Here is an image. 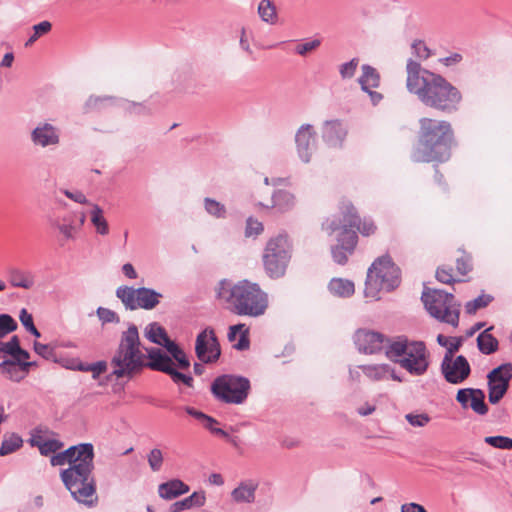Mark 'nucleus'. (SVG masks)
Listing matches in <instances>:
<instances>
[{
	"label": "nucleus",
	"mask_w": 512,
	"mask_h": 512,
	"mask_svg": "<svg viewBox=\"0 0 512 512\" xmlns=\"http://www.w3.org/2000/svg\"><path fill=\"white\" fill-rule=\"evenodd\" d=\"M217 297L229 304L230 310L241 316L258 317L268 307V295L257 283L241 280L232 283L221 280L217 288Z\"/></svg>",
	"instance_id": "4"
},
{
	"label": "nucleus",
	"mask_w": 512,
	"mask_h": 512,
	"mask_svg": "<svg viewBox=\"0 0 512 512\" xmlns=\"http://www.w3.org/2000/svg\"><path fill=\"white\" fill-rule=\"evenodd\" d=\"M116 296L121 300L127 310H152L160 303L163 295L152 288L120 286L116 289Z\"/></svg>",
	"instance_id": "11"
},
{
	"label": "nucleus",
	"mask_w": 512,
	"mask_h": 512,
	"mask_svg": "<svg viewBox=\"0 0 512 512\" xmlns=\"http://www.w3.org/2000/svg\"><path fill=\"white\" fill-rule=\"evenodd\" d=\"M34 351L46 360H51L55 357L54 348L49 344H42L35 341L33 344Z\"/></svg>",
	"instance_id": "53"
},
{
	"label": "nucleus",
	"mask_w": 512,
	"mask_h": 512,
	"mask_svg": "<svg viewBox=\"0 0 512 512\" xmlns=\"http://www.w3.org/2000/svg\"><path fill=\"white\" fill-rule=\"evenodd\" d=\"M340 210L344 221H347L350 228H356L363 236H370L375 233L377 227L371 219H360L355 207L348 200H343Z\"/></svg>",
	"instance_id": "19"
},
{
	"label": "nucleus",
	"mask_w": 512,
	"mask_h": 512,
	"mask_svg": "<svg viewBox=\"0 0 512 512\" xmlns=\"http://www.w3.org/2000/svg\"><path fill=\"white\" fill-rule=\"evenodd\" d=\"M17 329V322L9 314L0 315V340Z\"/></svg>",
	"instance_id": "43"
},
{
	"label": "nucleus",
	"mask_w": 512,
	"mask_h": 512,
	"mask_svg": "<svg viewBox=\"0 0 512 512\" xmlns=\"http://www.w3.org/2000/svg\"><path fill=\"white\" fill-rule=\"evenodd\" d=\"M32 363L18 364L14 360H4L0 363V374L13 382L22 381L29 373Z\"/></svg>",
	"instance_id": "26"
},
{
	"label": "nucleus",
	"mask_w": 512,
	"mask_h": 512,
	"mask_svg": "<svg viewBox=\"0 0 512 512\" xmlns=\"http://www.w3.org/2000/svg\"><path fill=\"white\" fill-rule=\"evenodd\" d=\"M463 57L460 53H453L447 57L440 58L439 62L446 67L455 66L462 61Z\"/></svg>",
	"instance_id": "61"
},
{
	"label": "nucleus",
	"mask_w": 512,
	"mask_h": 512,
	"mask_svg": "<svg viewBox=\"0 0 512 512\" xmlns=\"http://www.w3.org/2000/svg\"><path fill=\"white\" fill-rule=\"evenodd\" d=\"M61 192L71 199L72 201L79 203V204H88L89 201L86 198L85 194L79 190L70 191L68 189H62Z\"/></svg>",
	"instance_id": "60"
},
{
	"label": "nucleus",
	"mask_w": 512,
	"mask_h": 512,
	"mask_svg": "<svg viewBox=\"0 0 512 512\" xmlns=\"http://www.w3.org/2000/svg\"><path fill=\"white\" fill-rule=\"evenodd\" d=\"M331 252L333 260L340 265H343L347 262L348 254H350L348 251H345L340 244H337L335 247H333Z\"/></svg>",
	"instance_id": "59"
},
{
	"label": "nucleus",
	"mask_w": 512,
	"mask_h": 512,
	"mask_svg": "<svg viewBox=\"0 0 512 512\" xmlns=\"http://www.w3.org/2000/svg\"><path fill=\"white\" fill-rule=\"evenodd\" d=\"M512 379V364L504 363L491 370L487 375L488 400L495 405L501 401L509 389Z\"/></svg>",
	"instance_id": "13"
},
{
	"label": "nucleus",
	"mask_w": 512,
	"mask_h": 512,
	"mask_svg": "<svg viewBox=\"0 0 512 512\" xmlns=\"http://www.w3.org/2000/svg\"><path fill=\"white\" fill-rule=\"evenodd\" d=\"M358 82L363 91H368L370 88H377L379 86L380 75L374 67L365 64L362 66V75Z\"/></svg>",
	"instance_id": "31"
},
{
	"label": "nucleus",
	"mask_w": 512,
	"mask_h": 512,
	"mask_svg": "<svg viewBox=\"0 0 512 512\" xmlns=\"http://www.w3.org/2000/svg\"><path fill=\"white\" fill-rule=\"evenodd\" d=\"M428 313L435 319L457 327L459 324L460 304L452 293L438 289H425L421 297Z\"/></svg>",
	"instance_id": "9"
},
{
	"label": "nucleus",
	"mask_w": 512,
	"mask_h": 512,
	"mask_svg": "<svg viewBox=\"0 0 512 512\" xmlns=\"http://www.w3.org/2000/svg\"><path fill=\"white\" fill-rule=\"evenodd\" d=\"M145 354V367L151 370L167 373L174 366L172 358L159 348L146 349Z\"/></svg>",
	"instance_id": "23"
},
{
	"label": "nucleus",
	"mask_w": 512,
	"mask_h": 512,
	"mask_svg": "<svg viewBox=\"0 0 512 512\" xmlns=\"http://www.w3.org/2000/svg\"><path fill=\"white\" fill-rule=\"evenodd\" d=\"M94 457L93 444L80 443L54 454L50 459L52 466L69 464L60 472V478L73 499L88 507L97 502Z\"/></svg>",
	"instance_id": "1"
},
{
	"label": "nucleus",
	"mask_w": 512,
	"mask_h": 512,
	"mask_svg": "<svg viewBox=\"0 0 512 512\" xmlns=\"http://www.w3.org/2000/svg\"><path fill=\"white\" fill-rule=\"evenodd\" d=\"M347 133L346 125L339 119L327 120L323 123L322 139L329 147H342Z\"/></svg>",
	"instance_id": "20"
},
{
	"label": "nucleus",
	"mask_w": 512,
	"mask_h": 512,
	"mask_svg": "<svg viewBox=\"0 0 512 512\" xmlns=\"http://www.w3.org/2000/svg\"><path fill=\"white\" fill-rule=\"evenodd\" d=\"M204 503H205L204 492H194L189 497L171 504V506L169 508V512H180L185 509H190L194 506L200 507V506L204 505Z\"/></svg>",
	"instance_id": "32"
},
{
	"label": "nucleus",
	"mask_w": 512,
	"mask_h": 512,
	"mask_svg": "<svg viewBox=\"0 0 512 512\" xmlns=\"http://www.w3.org/2000/svg\"><path fill=\"white\" fill-rule=\"evenodd\" d=\"M489 329L481 332L477 337V346L483 354H492L498 349V340L489 333Z\"/></svg>",
	"instance_id": "33"
},
{
	"label": "nucleus",
	"mask_w": 512,
	"mask_h": 512,
	"mask_svg": "<svg viewBox=\"0 0 512 512\" xmlns=\"http://www.w3.org/2000/svg\"><path fill=\"white\" fill-rule=\"evenodd\" d=\"M456 352L457 344L451 345L448 355H444L441 362V373L450 384L463 383L471 373L468 360L463 355L454 358Z\"/></svg>",
	"instance_id": "12"
},
{
	"label": "nucleus",
	"mask_w": 512,
	"mask_h": 512,
	"mask_svg": "<svg viewBox=\"0 0 512 512\" xmlns=\"http://www.w3.org/2000/svg\"><path fill=\"white\" fill-rule=\"evenodd\" d=\"M436 278L444 284H451L455 281L452 275V268L446 266H442L437 269Z\"/></svg>",
	"instance_id": "58"
},
{
	"label": "nucleus",
	"mask_w": 512,
	"mask_h": 512,
	"mask_svg": "<svg viewBox=\"0 0 512 512\" xmlns=\"http://www.w3.org/2000/svg\"><path fill=\"white\" fill-rule=\"evenodd\" d=\"M362 373L371 381L378 382L392 378L395 381L401 382L402 379L395 373L394 369L388 364H372L360 365L358 367Z\"/></svg>",
	"instance_id": "24"
},
{
	"label": "nucleus",
	"mask_w": 512,
	"mask_h": 512,
	"mask_svg": "<svg viewBox=\"0 0 512 512\" xmlns=\"http://www.w3.org/2000/svg\"><path fill=\"white\" fill-rule=\"evenodd\" d=\"M9 283L12 287L31 289L35 284V276L31 271L11 267L7 271Z\"/></svg>",
	"instance_id": "27"
},
{
	"label": "nucleus",
	"mask_w": 512,
	"mask_h": 512,
	"mask_svg": "<svg viewBox=\"0 0 512 512\" xmlns=\"http://www.w3.org/2000/svg\"><path fill=\"white\" fill-rule=\"evenodd\" d=\"M19 348H20V341H19L18 336H16V335L12 336L11 339L7 342H2L0 340V352L8 354L11 357H13V355L17 353Z\"/></svg>",
	"instance_id": "50"
},
{
	"label": "nucleus",
	"mask_w": 512,
	"mask_h": 512,
	"mask_svg": "<svg viewBox=\"0 0 512 512\" xmlns=\"http://www.w3.org/2000/svg\"><path fill=\"white\" fill-rule=\"evenodd\" d=\"M359 59L353 58L339 66V73L342 79H351L357 70Z\"/></svg>",
	"instance_id": "47"
},
{
	"label": "nucleus",
	"mask_w": 512,
	"mask_h": 512,
	"mask_svg": "<svg viewBox=\"0 0 512 512\" xmlns=\"http://www.w3.org/2000/svg\"><path fill=\"white\" fill-rule=\"evenodd\" d=\"M147 461L152 471H160L163 464V454L158 448L152 449L147 455Z\"/></svg>",
	"instance_id": "48"
},
{
	"label": "nucleus",
	"mask_w": 512,
	"mask_h": 512,
	"mask_svg": "<svg viewBox=\"0 0 512 512\" xmlns=\"http://www.w3.org/2000/svg\"><path fill=\"white\" fill-rule=\"evenodd\" d=\"M354 342L359 351L366 354H373L381 351L383 347L387 348L391 340L387 339L379 332L359 329L355 333Z\"/></svg>",
	"instance_id": "16"
},
{
	"label": "nucleus",
	"mask_w": 512,
	"mask_h": 512,
	"mask_svg": "<svg viewBox=\"0 0 512 512\" xmlns=\"http://www.w3.org/2000/svg\"><path fill=\"white\" fill-rule=\"evenodd\" d=\"M493 300V297L488 294H482L475 298L472 301H469L465 305L466 313L474 314L477 310L488 306V304Z\"/></svg>",
	"instance_id": "40"
},
{
	"label": "nucleus",
	"mask_w": 512,
	"mask_h": 512,
	"mask_svg": "<svg viewBox=\"0 0 512 512\" xmlns=\"http://www.w3.org/2000/svg\"><path fill=\"white\" fill-rule=\"evenodd\" d=\"M145 360L146 354L141 350L138 329L131 325L122 332L118 347L111 357V375L117 379L132 378L145 368Z\"/></svg>",
	"instance_id": "5"
},
{
	"label": "nucleus",
	"mask_w": 512,
	"mask_h": 512,
	"mask_svg": "<svg viewBox=\"0 0 512 512\" xmlns=\"http://www.w3.org/2000/svg\"><path fill=\"white\" fill-rule=\"evenodd\" d=\"M331 294L337 297H350L355 292V285L351 280L344 278H332L328 284Z\"/></svg>",
	"instance_id": "30"
},
{
	"label": "nucleus",
	"mask_w": 512,
	"mask_h": 512,
	"mask_svg": "<svg viewBox=\"0 0 512 512\" xmlns=\"http://www.w3.org/2000/svg\"><path fill=\"white\" fill-rule=\"evenodd\" d=\"M405 419L413 427H424L430 422V417L426 413H409L405 415Z\"/></svg>",
	"instance_id": "51"
},
{
	"label": "nucleus",
	"mask_w": 512,
	"mask_h": 512,
	"mask_svg": "<svg viewBox=\"0 0 512 512\" xmlns=\"http://www.w3.org/2000/svg\"><path fill=\"white\" fill-rule=\"evenodd\" d=\"M320 45H321V41L319 39H313L311 41L298 44L295 48V51L297 54H299L301 56H305L309 52L317 49Z\"/></svg>",
	"instance_id": "55"
},
{
	"label": "nucleus",
	"mask_w": 512,
	"mask_h": 512,
	"mask_svg": "<svg viewBox=\"0 0 512 512\" xmlns=\"http://www.w3.org/2000/svg\"><path fill=\"white\" fill-rule=\"evenodd\" d=\"M160 345L167 350V352L171 355L170 357L179 353L181 350V348L174 341L170 340L168 336L165 337Z\"/></svg>",
	"instance_id": "63"
},
{
	"label": "nucleus",
	"mask_w": 512,
	"mask_h": 512,
	"mask_svg": "<svg viewBox=\"0 0 512 512\" xmlns=\"http://www.w3.org/2000/svg\"><path fill=\"white\" fill-rule=\"evenodd\" d=\"M195 352L202 363L216 362L220 355V344L212 328H206L196 337Z\"/></svg>",
	"instance_id": "14"
},
{
	"label": "nucleus",
	"mask_w": 512,
	"mask_h": 512,
	"mask_svg": "<svg viewBox=\"0 0 512 512\" xmlns=\"http://www.w3.org/2000/svg\"><path fill=\"white\" fill-rule=\"evenodd\" d=\"M456 400L463 409L471 408L477 415L484 416L489 411L488 405L485 403V393L481 389H459L456 394Z\"/></svg>",
	"instance_id": "17"
},
{
	"label": "nucleus",
	"mask_w": 512,
	"mask_h": 512,
	"mask_svg": "<svg viewBox=\"0 0 512 512\" xmlns=\"http://www.w3.org/2000/svg\"><path fill=\"white\" fill-rule=\"evenodd\" d=\"M400 284V270L389 255L375 259L368 269L364 295L378 300L381 291L390 292Z\"/></svg>",
	"instance_id": "7"
},
{
	"label": "nucleus",
	"mask_w": 512,
	"mask_h": 512,
	"mask_svg": "<svg viewBox=\"0 0 512 512\" xmlns=\"http://www.w3.org/2000/svg\"><path fill=\"white\" fill-rule=\"evenodd\" d=\"M108 364L106 361L101 360L94 363H85V365L78 366V371L91 372L92 378L97 379L102 373L106 372Z\"/></svg>",
	"instance_id": "41"
},
{
	"label": "nucleus",
	"mask_w": 512,
	"mask_h": 512,
	"mask_svg": "<svg viewBox=\"0 0 512 512\" xmlns=\"http://www.w3.org/2000/svg\"><path fill=\"white\" fill-rule=\"evenodd\" d=\"M63 446L62 442L56 439H47L41 445H39V451L41 455L48 456L52 453H55Z\"/></svg>",
	"instance_id": "52"
},
{
	"label": "nucleus",
	"mask_w": 512,
	"mask_h": 512,
	"mask_svg": "<svg viewBox=\"0 0 512 512\" xmlns=\"http://www.w3.org/2000/svg\"><path fill=\"white\" fill-rule=\"evenodd\" d=\"M183 409L188 415L198 420L205 428L209 429L212 433L220 435L222 437L228 436L227 432H225L223 429L214 427V425L217 424V421L214 418L204 414L199 410H196L191 406H185Z\"/></svg>",
	"instance_id": "29"
},
{
	"label": "nucleus",
	"mask_w": 512,
	"mask_h": 512,
	"mask_svg": "<svg viewBox=\"0 0 512 512\" xmlns=\"http://www.w3.org/2000/svg\"><path fill=\"white\" fill-rule=\"evenodd\" d=\"M48 223L51 228L59 232L61 245L68 241H74L79 232V227L72 215H64L63 217L49 216Z\"/></svg>",
	"instance_id": "22"
},
{
	"label": "nucleus",
	"mask_w": 512,
	"mask_h": 512,
	"mask_svg": "<svg viewBox=\"0 0 512 512\" xmlns=\"http://www.w3.org/2000/svg\"><path fill=\"white\" fill-rule=\"evenodd\" d=\"M30 139L35 147H56L60 144V129L49 122H39L31 131Z\"/></svg>",
	"instance_id": "15"
},
{
	"label": "nucleus",
	"mask_w": 512,
	"mask_h": 512,
	"mask_svg": "<svg viewBox=\"0 0 512 512\" xmlns=\"http://www.w3.org/2000/svg\"><path fill=\"white\" fill-rule=\"evenodd\" d=\"M296 204L295 196L286 190H277L273 193L269 203L258 202V206L265 209H276L283 213L291 210Z\"/></svg>",
	"instance_id": "25"
},
{
	"label": "nucleus",
	"mask_w": 512,
	"mask_h": 512,
	"mask_svg": "<svg viewBox=\"0 0 512 512\" xmlns=\"http://www.w3.org/2000/svg\"><path fill=\"white\" fill-rule=\"evenodd\" d=\"M97 315L103 323L119 322V316L108 308L99 307L97 309Z\"/></svg>",
	"instance_id": "56"
},
{
	"label": "nucleus",
	"mask_w": 512,
	"mask_h": 512,
	"mask_svg": "<svg viewBox=\"0 0 512 512\" xmlns=\"http://www.w3.org/2000/svg\"><path fill=\"white\" fill-rule=\"evenodd\" d=\"M316 132L311 124L301 125L295 134L297 154L304 163H309L316 149Z\"/></svg>",
	"instance_id": "18"
},
{
	"label": "nucleus",
	"mask_w": 512,
	"mask_h": 512,
	"mask_svg": "<svg viewBox=\"0 0 512 512\" xmlns=\"http://www.w3.org/2000/svg\"><path fill=\"white\" fill-rule=\"evenodd\" d=\"M189 491V486L181 480L175 479L162 483L158 487L161 498L171 500Z\"/></svg>",
	"instance_id": "28"
},
{
	"label": "nucleus",
	"mask_w": 512,
	"mask_h": 512,
	"mask_svg": "<svg viewBox=\"0 0 512 512\" xmlns=\"http://www.w3.org/2000/svg\"><path fill=\"white\" fill-rule=\"evenodd\" d=\"M91 222L94 225L96 232L100 235H107L109 233V226L107 220L103 216L102 208L94 204L90 212Z\"/></svg>",
	"instance_id": "35"
},
{
	"label": "nucleus",
	"mask_w": 512,
	"mask_h": 512,
	"mask_svg": "<svg viewBox=\"0 0 512 512\" xmlns=\"http://www.w3.org/2000/svg\"><path fill=\"white\" fill-rule=\"evenodd\" d=\"M19 319H20L22 325L25 327V329L28 332H30L32 335H34L37 338H39L41 336L40 332L34 325L32 315L25 308H23L20 311Z\"/></svg>",
	"instance_id": "45"
},
{
	"label": "nucleus",
	"mask_w": 512,
	"mask_h": 512,
	"mask_svg": "<svg viewBox=\"0 0 512 512\" xmlns=\"http://www.w3.org/2000/svg\"><path fill=\"white\" fill-rule=\"evenodd\" d=\"M292 252L293 244L286 233L271 237L262 255L265 273L272 279L283 277L292 258Z\"/></svg>",
	"instance_id": "8"
},
{
	"label": "nucleus",
	"mask_w": 512,
	"mask_h": 512,
	"mask_svg": "<svg viewBox=\"0 0 512 512\" xmlns=\"http://www.w3.org/2000/svg\"><path fill=\"white\" fill-rule=\"evenodd\" d=\"M385 354L413 376H422L429 368V352L422 341H410L399 336L391 340Z\"/></svg>",
	"instance_id": "6"
},
{
	"label": "nucleus",
	"mask_w": 512,
	"mask_h": 512,
	"mask_svg": "<svg viewBox=\"0 0 512 512\" xmlns=\"http://www.w3.org/2000/svg\"><path fill=\"white\" fill-rule=\"evenodd\" d=\"M145 336L152 343L160 345L167 336V333L162 326L156 322H153L147 325L145 328Z\"/></svg>",
	"instance_id": "39"
},
{
	"label": "nucleus",
	"mask_w": 512,
	"mask_h": 512,
	"mask_svg": "<svg viewBox=\"0 0 512 512\" xmlns=\"http://www.w3.org/2000/svg\"><path fill=\"white\" fill-rule=\"evenodd\" d=\"M22 444V438L15 433L10 434L9 436H5L0 446V455H9L22 447Z\"/></svg>",
	"instance_id": "37"
},
{
	"label": "nucleus",
	"mask_w": 512,
	"mask_h": 512,
	"mask_svg": "<svg viewBox=\"0 0 512 512\" xmlns=\"http://www.w3.org/2000/svg\"><path fill=\"white\" fill-rule=\"evenodd\" d=\"M255 491L256 486L242 483L232 491L231 495L236 502L251 503L255 499Z\"/></svg>",
	"instance_id": "34"
},
{
	"label": "nucleus",
	"mask_w": 512,
	"mask_h": 512,
	"mask_svg": "<svg viewBox=\"0 0 512 512\" xmlns=\"http://www.w3.org/2000/svg\"><path fill=\"white\" fill-rule=\"evenodd\" d=\"M484 442L494 448L510 450L512 449V439L506 436H487Z\"/></svg>",
	"instance_id": "42"
},
{
	"label": "nucleus",
	"mask_w": 512,
	"mask_h": 512,
	"mask_svg": "<svg viewBox=\"0 0 512 512\" xmlns=\"http://www.w3.org/2000/svg\"><path fill=\"white\" fill-rule=\"evenodd\" d=\"M323 228L329 233L332 234L336 230L342 229L339 237L338 244L342 245V248L349 253H352L357 245L358 236L355 230L351 229L347 223V221L343 220V224L341 225L340 221L332 220L330 222H326L323 224Z\"/></svg>",
	"instance_id": "21"
},
{
	"label": "nucleus",
	"mask_w": 512,
	"mask_h": 512,
	"mask_svg": "<svg viewBox=\"0 0 512 512\" xmlns=\"http://www.w3.org/2000/svg\"><path fill=\"white\" fill-rule=\"evenodd\" d=\"M401 512H427L425 508L417 503H407L401 506Z\"/></svg>",
	"instance_id": "64"
},
{
	"label": "nucleus",
	"mask_w": 512,
	"mask_h": 512,
	"mask_svg": "<svg viewBox=\"0 0 512 512\" xmlns=\"http://www.w3.org/2000/svg\"><path fill=\"white\" fill-rule=\"evenodd\" d=\"M411 48L419 60H427L432 55V51L423 40H414Z\"/></svg>",
	"instance_id": "46"
},
{
	"label": "nucleus",
	"mask_w": 512,
	"mask_h": 512,
	"mask_svg": "<svg viewBox=\"0 0 512 512\" xmlns=\"http://www.w3.org/2000/svg\"><path fill=\"white\" fill-rule=\"evenodd\" d=\"M264 231L262 222L253 217H248L245 226L246 237H257Z\"/></svg>",
	"instance_id": "44"
},
{
	"label": "nucleus",
	"mask_w": 512,
	"mask_h": 512,
	"mask_svg": "<svg viewBox=\"0 0 512 512\" xmlns=\"http://www.w3.org/2000/svg\"><path fill=\"white\" fill-rule=\"evenodd\" d=\"M437 342H438L439 345H441V346L446 348L445 355H448L451 345H456L457 344V351L459 350V348L462 345V339L461 338H449V337H446V336H444L442 334H439L437 336Z\"/></svg>",
	"instance_id": "57"
},
{
	"label": "nucleus",
	"mask_w": 512,
	"mask_h": 512,
	"mask_svg": "<svg viewBox=\"0 0 512 512\" xmlns=\"http://www.w3.org/2000/svg\"><path fill=\"white\" fill-rule=\"evenodd\" d=\"M52 24L49 21H42L33 26V32L38 36H42L51 31Z\"/></svg>",
	"instance_id": "62"
},
{
	"label": "nucleus",
	"mask_w": 512,
	"mask_h": 512,
	"mask_svg": "<svg viewBox=\"0 0 512 512\" xmlns=\"http://www.w3.org/2000/svg\"><path fill=\"white\" fill-rule=\"evenodd\" d=\"M166 374H168L171 377V379L173 380V382L176 384L183 383L188 387H191L193 384V378L191 376L177 371L174 368V366L171 367L169 369V372H167Z\"/></svg>",
	"instance_id": "54"
},
{
	"label": "nucleus",
	"mask_w": 512,
	"mask_h": 512,
	"mask_svg": "<svg viewBox=\"0 0 512 512\" xmlns=\"http://www.w3.org/2000/svg\"><path fill=\"white\" fill-rule=\"evenodd\" d=\"M454 145V131L449 121L423 117L419 120L418 143L411 158L414 162H446Z\"/></svg>",
	"instance_id": "3"
},
{
	"label": "nucleus",
	"mask_w": 512,
	"mask_h": 512,
	"mask_svg": "<svg viewBox=\"0 0 512 512\" xmlns=\"http://www.w3.org/2000/svg\"><path fill=\"white\" fill-rule=\"evenodd\" d=\"M250 389V382L245 377L222 375L217 377L212 385L211 391L216 399L228 404L243 403Z\"/></svg>",
	"instance_id": "10"
},
{
	"label": "nucleus",
	"mask_w": 512,
	"mask_h": 512,
	"mask_svg": "<svg viewBox=\"0 0 512 512\" xmlns=\"http://www.w3.org/2000/svg\"><path fill=\"white\" fill-rule=\"evenodd\" d=\"M406 86L426 106L444 113H453L459 109L462 93L442 75L421 67L413 59L406 65Z\"/></svg>",
	"instance_id": "2"
},
{
	"label": "nucleus",
	"mask_w": 512,
	"mask_h": 512,
	"mask_svg": "<svg viewBox=\"0 0 512 512\" xmlns=\"http://www.w3.org/2000/svg\"><path fill=\"white\" fill-rule=\"evenodd\" d=\"M258 14L262 21L268 24H275L277 22L276 7L270 0H261L258 5Z\"/></svg>",
	"instance_id": "36"
},
{
	"label": "nucleus",
	"mask_w": 512,
	"mask_h": 512,
	"mask_svg": "<svg viewBox=\"0 0 512 512\" xmlns=\"http://www.w3.org/2000/svg\"><path fill=\"white\" fill-rule=\"evenodd\" d=\"M456 269L461 275H466L471 269V257L464 251H460V256L456 258Z\"/></svg>",
	"instance_id": "49"
},
{
	"label": "nucleus",
	"mask_w": 512,
	"mask_h": 512,
	"mask_svg": "<svg viewBox=\"0 0 512 512\" xmlns=\"http://www.w3.org/2000/svg\"><path fill=\"white\" fill-rule=\"evenodd\" d=\"M204 209L209 215L218 219L225 218L227 214L224 204L209 197L204 198Z\"/></svg>",
	"instance_id": "38"
}]
</instances>
